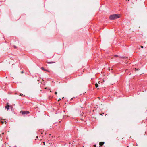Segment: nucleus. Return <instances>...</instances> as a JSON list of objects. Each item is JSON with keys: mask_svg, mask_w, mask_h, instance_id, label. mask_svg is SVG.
<instances>
[{"mask_svg": "<svg viewBox=\"0 0 147 147\" xmlns=\"http://www.w3.org/2000/svg\"><path fill=\"white\" fill-rule=\"evenodd\" d=\"M120 15L119 14H114L111 15L109 18L111 20H114L119 18L120 17Z\"/></svg>", "mask_w": 147, "mask_h": 147, "instance_id": "1", "label": "nucleus"}, {"mask_svg": "<svg viewBox=\"0 0 147 147\" xmlns=\"http://www.w3.org/2000/svg\"><path fill=\"white\" fill-rule=\"evenodd\" d=\"M20 113L23 115L28 114L30 113V112L28 111H21Z\"/></svg>", "mask_w": 147, "mask_h": 147, "instance_id": "2", "label": "nucleus"}, {"mask_svg": "<svg viewBox=\"0 0 147 147\" xmlns=\"http://www.w3.org/2000/svg\"><path fill=\"white\" fill-rule=\"evenodd\" d=\"M5 108L8 110L9 109V106L8 103H7V105L5 106Z\"/></svg>", "mask_w": 147, "mask_h": 147, "instance_id": "3", "label": "nucleus"}, {"mask_svg": "<svg viewBox=\"0 0 147 147\" xmlns=\"http://www.w3.org/2000/svg\"><path fill=\"white\" fill-rule=\"evenodd\" d=\"M104 144V142H100L99 143V145L100 146H102Z\"/></svg>", "mask_w": 147, "mask_h": 147, "instance_id": "4", "label": "nucleus"}, {"mask_svg": "<svg viewBox=\"0 0 147 147\" xmlns=\"http://www.w3.org/2000/svg\"><path fill=\"white\" fill-rule=\"evenodd\" d=\"M46 62H47V63H49V64L53 63H55V62H48L47 61H46Z\"/></svg>", "mask_w": 147, "mask_h": 147, "instance_id": "5", "label": "nucleus"}, {"mask_svg": "<svg viewBox=\"0 0 147 147\" xmlns=\"http://www.w3.org/2000/svg\"><path fill=\"white\" fill-rule=\"evenodd\" d=\"M95 86L96 88H97L98 87V85L97 83H96L95 84Z\"/></svg>", "mask_w": 147, "mask_h": 147, "instance_id": "6", "label": "nucleus"}, {"mask_svg": "<svg viewBox=\"0 0 147 147\" xmlns=\"http://www.w3.org/2000/svg\"><path fill=\"white\" fill-rule=\"evenodd\" d=\"M41 69H42V70H43L44 71H47V70H46L43 67H41Z\"/></svg>", "mask_w": 147, "mask_h": 147, "instance_id": "7", "label": "nucleus"}, {"mask_svg": "<svg viewBox=\"0 0 147 147\" xmlns=\"http://www.w3.org/2000/svg\"><path fill=\"white\" fill-rule=\"evenodd\" d=\"M121 58H123V59H126L127 57H121Z\"/></svg>", "mask_w": 147, "mask_h": 147, "instance_id": "8", "label": "nucleus"}, {"mask_svg": "<svg viewBox=\"0 0 147 147\" xmlns=\"http://www.w3.org/2000/svg\"><path fill=\"white\" fill-rule=\"evenodd\" d=\"M1 122L2 124H3L4 123V122L3 121H1Z\"/></svg>", "mask_w": 147, "mask_h": 147, "instance_id": "9", "label": "nucleus"}, {"mask_svg": "<svg viewBox=\"0 0 147 147\" xmlns=\"http://www.w3.org/2000/svg\"><path fill=\"white\" fill-rule=\"evenodd\" d=\"M57 92H55V94H57Z\"/></svg>", "mask_w": 147, "mask_h": 147, "instance_id": "10", "label": "nucleus"}, {"mask_svg": "<svg viewBox=\"0 0 147 147\" xmlns=\"http://www.w3.org/2000/svg\"><path fill=\"white\" fill-rule=\"evenodd\" d=\"M104 114V113H102L100 114V115H103V114Z\"/></svg>", "mask_w": 147, "mask_h": 147, "instance_id": "11", "label": "nucleus"}, {"mask_svg": "<svg viewBox=\"0 0 147 147\" xmlns=\"http://www.w3.org/2000/svg\"><path fill=\"white\" fill-rule=\"evenodd\" d=\"M21 74H23V73H24V72H23V71H21Z\"/></svg>", "mask_w": 147, "mask_h": 147, "instance_id": "12", "label": "nucleus"}, {"mask_svg": "<svg viewBox=\"0 0 147 147\" xmlns=\"http://www.w3.org/2000/svg\"><path fill=\"white\" fill-rule=\"evenodd\" d=\"M140 47L142 48H143V46H141Z\"/></svg>", "mask_w": 147, "mask_h": 147, "instance_id": "13", "label": "nucleus"}, {"mask_svg": "<svg viewBox=\"0 0 147 147\" xmlns=\"http://www.w3.org/2000/svg\"><path fill=\"white\" fill-rule=\"evenodd\" d=\"M138 70V69H135V71H136V70Z\"/></svg>", "mask_w": 147, "mask_h": 147, "instance_id": "14", "label": "nucleus"}, {"mask_svg": "<svg viewBox=\"0 0 147 147\" xmlns=\"http://www.w3.org/2000/svg\"><path fill=\"white\" fill-rule=\"evenodd\" d=\"M93 146H94V147H96V145H95V144H94V145Z\"/></svg>", "mask_w": 147, "mask_h": 147, "instance_id": "15", "label": "nucleus"}, {"mask_svg": "<svg viewBox=\"0 0 147 147\" xmlns=\"http://www.w3.org/2000/svg\"><path fill=\"white\" fill-rule=\"evenodd\" d=\"M14 48H17V47H16V46H14Z\"/></svg>", "mask_w": 147, "mask_h": 147, "instance_id": "16", "label": "nucleus"}, {"mask_svg": "<svg viewBox=\"0 0 147 147\" xmlns=\"http://www.w3.org/2000/svg\"><path fill=\"white\" fill-rule=\"evenodd\" d=\"M61 100V99H60V98L59 99V100H58V101H59L60 100Z\"/></svg>", "mask_w": 147, "mask_h": 147, "instance_id": "17", "label": "nucleus"}, {"mask_svg": "<svg viewBox=\"0 0 147 147\" xmlns=\"http://www.w3.org/2000/svg\"><path fill=\"white\" fill-rule=\"evenodd\" d=\"M115 57H118V55H115Z\"/></svg>", "mask_w": 147, "mask_h": 147, "instance_id": "18", "label": "nucleus"}, {"mask_svg": "<svg viewBox=\"0 0 147 147\" xmlns=\"http://www.w3.org/2000/svg\"><path fill=\"white\" fill-rule=\"evenodd\" d=\"M20 94L21 96H22L23 95V94Z\"/></svg>", "mask_w": 147, "mask_h": 147, "instance_id": "19", "label": "nucleus"}, {"mask_svg": "<svg viewBox=\"0 0 147 147\" xmlns=\"http://www.w3.org/2000/svg\"><path fill=\"white\" fill-rule=\"evenodd\" d=\"M4 122H5V123H6V121H5Z\"/></svg>", "mask_w": 147, "mask_h": 147, "instance_id": "20", "label": "nucleus"}, {"mask_svg": "<svg viewBox=\"0 0 147 147\" xmlns=\"http://www.w3.org/2000/svg\"><path fill=\"white\" fill-rule=\"evenodd\" d=\"M47 88L46 87V88H45V89H47Z\"/></svg>", "mask_w": 147, "mask_h": 147, "instance_id": "21", "label": "nucleus"}, {"mask_svg": "<svg viewBox=\"0 0 147 147\" xmlns=\"http://www.w3.org/2000/svg\"><path fill=\"white\" fill-rule=\"evenodd\" d=\"M2 134H4V133H3H3H2Z\"/></svg>", "mask_w": 147, "mask_h": 147, "instance_id": "22", "label": "nucleus"}, {"mask_svg": "<svg viewBox=\"0 0 147 147\" xmlns=\"http://www.w3.org/2000/svg\"><path fill=\"white\" fill-rule=\"evenodd\" d=\"M98 83H99V84H100V82H98Z\"/></svg>", "mask_w": 147, "mask_h": 147, "instance_id": "23", "label": "nucleus"}, {"mask_svg": "<svg viewBox=\"0 0 147 147\" xmlns=\"http://www.w3.org/2000/svg\"><path fill=\"white\" fill-rule=\"evenodd\" d=\"M64 98V97L62 98V99H63Z\"/></svg>", "mask_w": 147, "mask_h": 147, "instance_id": "24", "label": "nucleus"}, {"mask_svg": "<svg viewBox=\"0 0 147 147\" xmlns=\"http://www.w3.org/2000/svg\"><path fill=\"white\" fill-rule=\"evenodd\" d=\"M104 82V80H103V82Z\"/></svg>", "mask_w": 147, "mask_h": 147, "instance_id": "25", "label": "nucleus"}, {"mask_svg": "<svg viewBox=\"0 0 147 147\" xmlns=\"http://www.w3.org/2000/svg\"><path fill=\"white\" fill-rule=\"evenodd\" d=\"M38 136H37L36 138H38Z\"/></svg>", "mask_w": 147, "mask_h": 147, "instance_id": "26", "label": "nucleus"}, {"mask_svg": "<svg viewBox=\"0 0 147 147\" xmlns=\"http://www.w3.org/2000/svg\"><path fill=\"white\" fill-rule=\"evenodd\" d=\"M127 147H129V146H127Z\"/></svg>", "mask_w": 147, "mask_h": 147, "instance_id": "27", "label": "nucleus"}, {"mask_svg": "<svg viewBox=\"0 0 147 147\" xmlns=\"http://www.w3.org/2000/svg\"><path fill=\"white\" fill-rule=\"evenodd\" d=\"M109 68H110L109 67ZM110 70V69H109V70Z\"/></svg>", "mask_w": 147, "mask_h": 147, "instance_id": "28", "label": "nucleus"}, {"mask_svg": "<svg viewBox=\"0 0 147 147\" xmlns=\"http://www.w3.org/2000/svg\"><path fill=\"white\" fill-rule=\"evenodd\" d=\"M99 147H101V146H100Z\"/></svg>", "mask_w": 147, "mask_h": 147, "instance_id": "29", "label": "nucleus"}]
</instances>
